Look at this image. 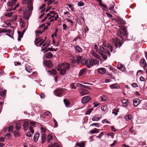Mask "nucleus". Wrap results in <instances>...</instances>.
<instances>
[{
  "instance_id": "nucleus-1",
  "label": "nucleus",
  "mask_w": 147,
  "mask_h": 147,
  "mask_svg": "<svg viewBox=\"0 0 147 147\" xmlns=\"http://www.w3.org/2000/svg\"><path fill=\"white\" fill-rule=\"evenodd\" d=\"M120 28L118 30L117 34V37L122 39L123 40V36H127L128 34L127 32V30L125 27L124 26H120Z\"/></svg>"
},
{
  "instance_id": "nucleus-2",
  "label": "nucleus",
  "mask_w": 147,
  "mask_h": 147,
  "mask_svg": "<svg viewBox=\"0 0 147 147\" xmlns=\"http://www.w3.org/2000/svg\"><path fill=\"white\" fill-rule=\"evenodd\" d=\"M19 11L23 12V18L25 20H28L29 19L31 16L32 11L30 12V10H29L28 7L26 6L24 7H22L19 9Z\"/></svg>"
},
{
  "instance_id": "nucleus-3",
  "label": "nucleus",
  "mask_w": 147,
  "mask_h": 147,
  "mask_svg": "<svg viewBox=\"0 0 147 147\" xmlns=\"http://www.w3.org/2000/svg\"><path fill=\"white\" fill-rule=\"evenodd\" d=\"M17 0H11L7 3L9 7L8 9L9 11H11L13 9V10H15L17 7H19V3H17L13 7V6L15 5Z\"/></svg>"
},
{
  "instance_id": "nucleus-4",
  "label": "nucleus",
  "mask_w": 147,
  "mask_h": 147,
  "mask_svg": "<svg viewBox=\"0 0 147 147\" xmlns=\"http://www.w3.org/2000/svg\"><path fill=\"white\" fill-rule=\"evenodd\" d=\"M33 0H23L22 3L23 5L28 4L26 7H28V8L30 11H32L33 7L32 6L33 1Z\"/></svg>"
},
{
  "instance_id": "nucleus-5",
  "label": "nucleus",
  "mask_w": 147,
  "mask_h": 147,
  "mask_svg": "<svg viewBox=\"0 0 147 147\" xmlns=\"http://www.w3.org/2000/svg\"><path fill=\"white\" fill-rule=\"evenodd\" d=\"M113 40L116 48L118 47V46L119 48L122 46L123 43L118 38H116L115 39H113Z\"/></svg>"
},
{
  "instance_id": "nucleus-6",
  "label": "nucleus",
  "mask_w": 147,
  "mask_h": 147,
  "mask_svg": "<svg viewBox=\"0 0 147 147\" xmlns=\"http://www.w3.org/2000/svg\"><path fill=\"white\" fill-rule=\"evenodd\" d=\"M63 93V90L61 88H57L54 91V93L56 96L61 97Z\"/></svg>"
},
{
  "instance_id": "nucleus-7",
  "label": "nucleus",
  "mask_w": 147,
  "mask_h": 147,
  "mask_svg": "<svg viewBox=\"0 0 147 147\" xmlns=\"http://www.w3.org/2000/svg\"><path fill=\"white\" fill-rule=\"evenodd\" d=\"M44 64L48 68H51L53 66V63L52 61L50 60H46L44 61Z\"/></svg>"
},
{
  "instance_id": "nucleus-8",
  "label": "nucleus",
  "mask_w": 147,
  "mask_h": 147,
  "mask_svg": "<svg viewBox=\"0 0 147 147\" xmlns=\"http://www.w3.org/2000/svg\"><path fill=\"white\" fill-rule=\"evenodd\" d=\"M60 68H62L66 71L70 69V66L69 63H63L61 64Z\"/></svg>"
},
{
  "instance_id": "nucleus-9",
  "label": "nucleus",
  "mask_w": 147,
  "mask_h": 147,
  "mask_svg": "<svg viewBox=\"0 0 147 147\" xmlns=\"http://www.w3.org/2000/svg\"><path fill=\"white\" fill-rule=\"evenodd\" d=\"M91 99V98L89 96H86L82 98V102L84 104L86 103L87 102L89 101Z\"/></svg>"
},
{
  "instance_id": "nucleus-10",
  "label": "nucleus",
  "mask_w": 147,
  "mask_h": 147,
  "mask_svg": "<svg viewBox=\"0 0 147 147\" xmlns=\"http://www.w3.org/2000/svg\"><path fill=\"white\" fill-rule=\"evenodd\" d=\"M116 22L121 24L125 25L126 24L125 21L120 17H117V19H116Z\"/></svg>"
},
{
  "instance_id": "nucleus-11",
  "label": "nucleus",
  "mask_w": 147,
  "mask_h": 147,
  "mask_svg": "<svg viewBox=\"0 0 147 147\" xmlns=\"http://www.w3.org/2000/svg\"><path fill=\"white\" fill-rule=\"evenodd\" d=\"M29 122L27 121H25L24 122L23 125L24 127V130L25 131H26L27 129H28L29 126Z\"/></svg>"
},
{
  "instance_id": "nucleus-12",
  "label": "nucleus",
  "mask_w": 147,
  "mask_h": 147,
  "mask_svg": "<svg viewBox=\"0 0 147 147\" xmlns=\"http://www.w3.org/2000/svg\"><path fill=\"white\" fill-rule=\"evenodd\" d=\"M114 4L115 3L113 2H112L110 4V7L109 8V9L111 11V12L113 13L112 12L115 13H116V12L113 9L114 7Z\"/></svg>"
},
{
  "instance_id": "nucleus-13",
  "label": "nucleus",
  "mask_w": 147,
  "mask_h": 147,
  "mask_svg": "<svg viewBox=\"0 0 147 147\" xmlns=\"http://www.w3.org/2000/svg\"><path fill=\"white\" fill-rule=\"evenodd\" d=\"M141 101L138 98H135L133 100V103L134 106H138L140 102Z\"/></svg>"
},
{
  "instance_id": "nucleus-14",
  "label": "nucleus",
  "mask_w": 147,
  "mask_h": 147,
  "mask_svg": "<svg viewBox=\"0 0 147 147\" xmlns=\"http://www.w3.org/2000/svg\"><path fill=\"white\" fill-rule=\"evenodd\" d=\"M81 90L82 91L80 92V95L81 96L88 94L89 93V91L85 89H82Z\"/></svg>"
},
{
  "instance_id": "nucleus-15",
  "label": "nucleus",
  "mask_w": 147,
  "mask_h": 147,
  "mask_svg": "<svg viewBox=\"0 0 147 147\" xmlns=\"http://www.w3.org/2000/svg\"><path fill=\"white\" fill-rule=\"evenodd\" d=\"M25 69L27 72L31 73L32 71V70L31 67L28 64L25 65Z\"/></svg>"
},
{
  "instance_id": "nucleus-16",
  "label": "nucleus",
  "mask_w": 147,
  "mask_h": 147,
  "mask_svg": "<svg viewBox=\"0 0 147 147\" xmlns=\"http://www.w3.org/2000/svg\"><path fill=\"white\" fill-rule=\"evenodd\" d=\"M39 134L38 133H36L34 134V136L33 138V140L34 142H36L38 140V139L39 137Z\"/></svg>"
},
{
  "instance_id": "nucleus-17",
  "label": "nucleus",
  "mask_w": 147,
  "mask_h": 147,
  "mask_svg": "<svg viewBox=\"0 0 147 147\" xmlns=\"http://www.w3.org/2000/svg\"><path fill=\"white\" fill-rule=\"evenodd\" d=\"M87 63H86V65L89 68H90L92 66V63L91 61L90 60V59L88 58L87 59Z\"/></svg>"
},
{
  "instance_id": "nucleus-18",
  "label": "nucleus",
  "mask_w": 147,
  "mask_h": 147,
  "mask_svg": "<svg viewBox=\"0 0 147 147\" xmlns=\"http://www.w3.org/2000/svg\"><path fill=\"white\" fill-rule=\"evenodd\" d=\"M98 72L102 74H104L106 72V70L104 68H100L98 69Z\"/></svg>"
},
{
  "instance_id": "nucleus-19",
  "label": "nucleus",
  "mask_w": 147,
  "mask_h": 147,
  "mask_svg": "<svg viewBox=\"0 0 147 147\" xmlns=\"http://www.w3.org/2000/svg\"><path fill=\"white\" fill-rule=\"evenodd\" d=\"M40 37H38L35 39L34 41V44L37 46H39V45L40 43Z\"/></svg>"
},
{
  "instance_id": "nucleus-20",
  "label": "nucleus",
  "mask_w": 147,
  "mask_h": 147,
  "mask_svg": "<svg viewBox=\"0 0 147 147\" xmlns=\"http://www.w3.org/2000/svg\"><path fill=\"white\" fill-rule=\"evenodd\" d=\"M53 139V136L52 134H49L47 136V143H49L50 142L51 140H52Z\"/></svg>"
},
{
  "instance_id": "nucleus-21",
  "label": "nucleus",
  "mask_w": 147,
  "mask_h": 147,
  "mask_svg": "<svg viewBox=\"0 0 147 147\" xmlns=\"http://www.w3.org/2000/svg\"><path fill=\"white\" fill-rule=\"evenodd\" d=\"M13 135L15 137H20V133L18 130H15L13 131Z\"/></svg>"
},
{
  "instance_id": "nucleus-22",
  "label": "nucleus",
  "mask_w": 147,
  "mask_h": 147,
  "mask_svg": "<svg viewBox=\"0 0 147 147\" xmlns=\"http://www.w3.org/2000/svg\"><path fill=\"white\" fill-rule=\"evenodd\" d=\"M12 32V30L11 29L6 30V29H2L0 30V33H7L8 32L9 33H11Z\"/></svg>"
},
{
  "instance_id": "nucleus-23",
  "label": "nucleus",
  "mask_w": 147,
  "mask_h": 147,
  "mask_svg": "<svg viewBox=\"0 0 147 147\" xmlns=\"http://www.w3.org/2000/svg\"><path fill=\"white\" fill-rule=\"evenodd\" d=\"M86 69L85 68H83L81 69L79 72V76H80L84 74L86 72Z\"/></svg>"
},
{
  "instance_id": "nucleus-24",
  "label": "nucleus",
  "mask_w": 147,
  "mask_h": 147,
  "mask_svg": "<svg viewBox=\"0 0 147 147\" xmlns=\"http://www.w3.org/2000/svg\"><path fill=\"white\" fill-rule=\"evenodd\" d=\"M46 136L44 134H42L41 138L42 142H41V143L42 144H43L46 141Z\"/></svg>"
},
{
  "instance_id": "nucleus-25",
  "label": "nucleus",
  "mask_w": 147,
  "mask_h": 147,
  "mask_svg": "<svg viewBox=\"0 0 147 147\" xmlns=\"http://www.w3.org/2000/svg\"><path fill=\"white\" fill-rule=\"evenodd\" d=\"M20 22L21 24V27L23 28L25 26V25L24 21L23 20L22 18H20Z\"/></svg>"
},
{
  "instance_id": "nucleus-26",
  "label": "nucleus",
  "mask_w": 147,
  "mask_h": 147,
  "mask_svg": "<svg viewBox=\"0 0 147 147\" xmlns=\"http://www.w3.org/2000/svg\"><path fill=\"white\" fill-rule=\"evenodd\" d=\"M99 129H97L96 128H95L93 130H91L90 131V132L92 134H94L98 133L99 132Z\"/></svg>"
},
{
  "instance_id": "nucleus-27",
  "label": "nucleus",
  "mask_w": 147,
  "mask_h": 147,
  "mask_svg": "<svg viewBox=\"0 0 147 147\" xmlns=\"http://www.w3.org/2000/svg\"><path fill=\"white\" fill-rule=\"evenodd\" d=\"M53 54L50 52L47 53L45 55L46 57L48 59H50L53 57Z\"/></svg>"
},
{
  "instance_id": "nucleus-28",
  "label": "nucleus",
  "mask_w": 147,
  "mask_h": 147,
  "mask_svg": "<svg viewBox=\"0 0 147 147\" xmlns=\"http://www.w3.org/2000/svg\"><path fill=\"white\" fill-rule=\"evenodd\" d=\"M48 72H49L51 74H52L53 75H55L57 73V71L54 69H52V71L48 70Z\"/></svg>"
},
{
  "instance_id": "nucleus-29",
  "label": "nucleus",
  "mask_w": 147,
  "mask_h": 147,
  "mask_svg": "<svg viewBox=\"0 0 147 147\" xmlns=\"http://www.w3.org/2000/svg\"><path fill=\"white\" fill-rule=\"evenodd\" d=\"M76 145L79 147H84L85 146V144L83 142L81 143H77Z\"/></svg>"
},
{
  "instance_id": "nucleus-30",
  "label": "nucleus",
  "mask_w": 147,
  "mask_h": 147,
  "mask_svg": "<svg viewBox=\"0 0 147 147\" xmlns=\"http://www.w3.org/2000/svg\"><path fill=\"white\" fill-rule=\"evenodd\" d=\"M63 101L66 107H69L70 105L69 102L66 99H64L63 100Z\"/></svg>"
},
{
  "instance_id": "nucleus-31",
  "label": "nucleus",
  "mask_w": 147,
  "mask_h": 147,
  "mask_svg": "<svg viewBox=\"0 0 147 147\" xmlns=\"http://www.w3.org/2000/svg\"><path fill=\"white\" fill-rule=\"evenodd\" d=\"M121 102L124 105V106H127L128 105V100H127L123 99L121 101Z\"/></svg>"
},
{
  "instance_id": "nucleus-32",
  "label": "nucleus",
  "mask_w": 147,
  "mask_h": 147,
  "mask_svg": "<svg viewBox=\"0 0 147 147\" xmlns=\"http://www.w3.org/2000/svg\"><path fill=\"white\" fill-rule=\"evenodd\" d=\"M92 66L93 65H96L97 63H99V61L96 59H92Z\"/></svg>"
},
{
  "instance_id": "nucleus-33",
  "label": "nucleus",
  "mask_w": 147,
  "mask_h": 147,
  "mask_svg": "<svg viewBox=\"0 0 147 147\" xmlns=\"http://www.w3.org/2000/svg\"><path fill=\"white\" fill-rule=\"evenodd\" d=\"M132 116L130 115H127L125 117V119L126 120L128 121L131 120Z\"/></svg>"
},
{
  "instance_id": "nucleus-34",
  "label": "nucleus",
  "mask_w": 147,
  "mask_h": 147,
  "mask_svg": "<svg viewBox=\"0 0 147 147\" xmlns=\"http://www.w3.org/2000/svg\"><path fill=\"white\" fill-rule=\"evenodd\" d=\"M16 129L17 130L19 131L20 129L21 124L20 123H17L16 125Z\"/></svg>"
},
{
  "instance_id": "nucleus-35",
  "label": "nucleus",
  "mask_w": 147,
  "mask_h": 147,
  "mask_svg": "<svg viewBox=\"0 0 147 147\" xmlns=\"http://www.w3.org/2000/svg\"><path fill=\"white\" fill-rule=\"evenodd\" d=\"M6 91V90H4L2 91H0V96H4L5 95Z\"/></svg>"
},
{
  "instance_id": "nucleus-36",
  "label": "nucleus",
  "mask_w": 147,
  "mask_h": 147,
  "mask_svg": "<svg viewBox=\"0 0 147 147\" xmlns=\"http://www.w3.org/2000/svg\"><path fill=\"white\" fill-rule=\"evenodd\" d=\"M100 119V118L98 117L96 115H95L92 118V120L93 121H98Z\"/></svg>"
},
{
  "instance_id": "nucleus-37",
  "label": "nucleus",
  "mask_w": 147,
  "mask_h": 147,
  "mask_svg": "<svg viewBox=\"0 0 147 147\" xmlns=\"http://www.w3.org/2000/svg\"><path fill=\"white\" fill-rule=\"evenodd\" d=\"M117 68L119 69L122 71L123 70V69H124V67H123V66L121 64H120L118 65V66H117Z\"/></svg>"
},
{
  "instance_id": "nucleus-38",
  "label": "nucleus",
  "mask_w": 147,
  "mask_h": 147,
  "mask_svg": "<svg viewBox=\"0 0 147 147\" xmlns=\"http://www.w3.org/2000/svg\"><path fill=\"white\" fill-rule=\"evenodd\" d=\"M66 72V71L63 69V68H62L60 71V74L61 75H64L65 74Z\"/></svg>"
},
{
  "instance_id": "nucleus-39",
  "label": "nucleus",
  "mask_w": 147,
  "mask_h": 147,
  "mask_svg": "<svg viewBox=\"0 0 147 147\" xmlns=\"http://www.w3.org/2000/svg\"><path fill=\"white\" fill-rule=\"evenodd\" d=\"M75 49L79 52H81L82 51V49L78 45H77Z\"/></svg>"
},
{
  "instance_id": "nucleus-40",
  "label": "nucleus",
  "mask_w": 147,
  "mask_h": 147,
  "mask_svg": "<svg viewBox=\"0 0 147 147\" xmlns=\"http://www.w3.org/2000/svg\"><path fill=\"white\" fill-rule=\"evenodd\" d=\"M103 52L105 53V54H108V55L109 57H110L111 55V53L108 51V50H107L106 48L105 49V50Z\"/></svg>"
},
{
  "instance_id": "nucleus-41",
  "label": "nucleus",
  "mask_w": 147,
  "mask_h": 147,
  "mask_svg": "<svg viewBox=\"0 0 147 147\" xmlns=\"http://www.w3.org/2000/svg\"><path fill=\"white\" fill-rule=\"evenodd\" d=\"M129 131L130 133L132 134H135V131L133 129V127H131L129 129Z\"/></svg>"
},
{
  "instance_id": "nucleus-42",
  "label": "nucleus",
  "mask_w": 147,
  "mask_h": 147,
  "mask_svg": "<svg viewBox=\"0 0 147 147\" xmlns=\"http://www.w3.org/2000/svg\"><path fill=\"white\" fill-rule=\"evenodd\" d=\"M13 128L14 127L13 125H10L8 128V132H13Z\"/></svg>"
},
{
  "instance_id": "nucleus-43",
  "label": "nucleus",
  "mask_w": 147,
  "mask_h": 147,
  "mask_svg": "<svg viewBox=\"0 0 147 147\" xmlns=\"http://www.w3.org/2000/svg\"><path fill=\"white\" fill-rule=\"evenodd\" d=\"M48 147H59V146L57 143H55L53 145H49Z\"/></svg>"
},
{
  "instance_id": "nucleus-44",
  "label": "nucleus",
  "mask_w": 147,
  "mask_h": 147,
  "mask_svg": "<svg viewBox=\"0 0 147 147\" xmlns=\"http://www.w3.org/2000/svg\"><path fill=\"white\" fill-rule=\"evenodd\" d=\"M11 138V134L10 133H8L6 134V136H5V139L9 140Z\"/></svg>"
},
{
  "instance_id": "nucleus-45",
  "label": "nucleus",
  "mask_w": 147,
  "mask_h": 147,
  "mask_svg": "<svg viewBox=\"0 0 147 147\" xmlns=\"http://www.w3.org/2000/svg\"><path fill=\"white\" fill-rule=\"evenodd\" d=\"M58 30L57 28H56L55 29V32L53 34L51 35V37L53 39L54 38L53 35H55V37L57 36V33L58 31Z\"/></svg>"
},
{
  "instance_id": "nucleus-46",
  "label": "nucleus",
  "mask_w": 147,
  "mask_h": 147,
  "mask_svg": "<svg viewBox=\"0 0 147 147\" xmlns=\"http://www.w3.org/2000/svg\"><path fill=\"white\" fill-rule=\"evenodd\" d=\"M13 13L12 12L10 13H7L5 14V16L9 17H11L12 16Z\"/></svg>"
},
{
  "instance_id": "nucleus-47",
  "label": "nucleus",
  "mask_w": 147,
  "mask_h": 147,
  "mask_svg": "<svg viewBox=\"0 0 147 147\" xmlns=\"http://www.w3.org/2000/svg\"><path fill=\"white\" fill-rule=\"evenodd\" d=\"M82 59V57L80 56H78V57H76V60L78 63H80V61Z\"/></svg>"
},
{
  "instance_id": "nucleus-48",
  "label": "nucleus",
  "mask_w": 147,
  "mask_h": 147,
  "mask_svg": "<svg viewBox=\"0 0 147 147\" xmlns=\"http://www.w3.org/2000/svg\"><path fill=\"white\" fill-rule=\"evenodd\" d=\"M103 45L104 47H107V48H109L111 47H112V45L109 43L107 44H106L105 43V42H103Z\"/></svg>"
},
{
  "instance_id": "nucleus-49",
  "label": "nucleus",
  "mask_w": 147,
  "mask_h": 147,
  "mask_svg": "<svg viewBox=\"0 0 147 147\" xmlns=\"http://www.w3.org/2000/svg\"><path fill=\"white\" fill-rule=\"evenodd\" d=\"M114 133H113L111 132L108 133L107 134V136L109 137V136H111V138L112 139L114 138Z\"/></svg>"
},
{
  "instance_id": "nucleus-50",
  "label": "nucleus",
  "mask_w": 147,
  "mask_h": 147,
  "mask_svg": "<svg viewBox=\"0 0 147 147\" xmlns=\"http://www.w3.org/2000/svg\"><path fill=\"white\" fill-rule=\"evenodd\" d=\"M100 125V123H93L90 125V126H95V127H98L99 126V125Z\"/></svg>"
},
{
  "instance_id": "nucleus-51",
  "label": "nucleus",
  "mask_w": 147,
  "mask_h": 147,
  "mask_svg": "<svg viewBox=\"0 0 147 147\" xmlns=\"http://www.w3.org/2000/svg\"><path fill=\"white\" fill-rule=\"evenodd\" d=\"M54 17L55 18V20H57V19L59 18V16L58 15H57L55 17L54 16H50L49 18V20H50L51 19V18H53Z\"/></svg>"
},
{
  "instance_id": "nucleus-52",
  "label": "nucleus",
  "mask_w": 147,
  "mask_h": 147,
  "mask_svg": "<svg viewBox=\"0 0 147 147\" xmlns=\"http://www.w3.org/2000/svg\"><path fill=\"white\" fill-rule=\"evenodd\" d=\"M40 41V43L39 45V47H40L42 45L44 42L45 40H43V39H41V37H40V39H39Z\"/></svg>"
},
{
  "instance_id": "nucleus-53",
  "label": "nucleus",
  "mask_w": 147,
  "mask_h": 147,
  "mask_svg": "<svg viewBox=\"0 0 147 147\" xmlns=\"http://www.w3.org/2000/svg\"><path fill=\"white\" fill-rule=\"evenodd\" d=\"M18 34L19 37L22 38L23 36V33L20 31H18Z\"/></svg>"
},
{
  "instance_id": "nucleus-54",
  "label": "nucleus",
  "mask_w": 147,
  "mask_h": 147,
  "mask_svg": "<svg viewBox=\"0 0 147 147\" xmlns=\"http://www.w3.org/2000/svg\"><path fill=\"white\" fill-rule=\"evenodd\" d=\"M110 87L112 89L117 88V84H113L110 86Z\"/></svg>"
},
{
  "instance_id": "nucleus-55",
  "label": "nucleus",
  "mask_w": 147,
  "mask_h": 147,
  "mask_svg": "<svg viewBox=\"0 0 147 147\" xmlns=\"http://www.w3.org/2000/svg\"><path fill=\"white\" fill-rule=\"evenodd\" d=\"M78 6H83L84 5V4L83 2L80 1L78 3Z\"/></svg>"
},
{
  "instance_id": "nucleus-56",
  "label": "nucleus",
  "mask_w": 147,
  "mask_h": 147,
  "mask_svg": "<svg viewBox=\"0 0 147 147\" xmlns=\"http://www.w3.org/2000/svg\"><path fill=\"white\" fill-rule=\"evenodd\" d=\"M99 49H100V51L102 52H103L105 50V48H104L103 46L102 45H100V47H99Z\"/></svg>"
},
{
  "instance_id": "nucleus-57",
  "label": "nucleus",
  "mask_w": 147,
  "mask_h": 147,
  "mask_svg": "<svg viewBox=\"0 0 147 147\" xmlns=\"http://www.w3.org/2000/svg\"><path fill=\"white\" fill-rule=\"evenodd\" d=\"M45 116H51V113L49 111L45 112L44 113Z\"/></svg>"
},
{
  "instance_id": "nucleus-58",
  "label": "nucleus",
  "mask_w": 147,
  "mask_h": 147,
  "mask_svg": "<svg viewBox=\"0 0 147 147\" xmlns=\"http://www.w3.org/2000/svg\"><path fill=\"white\" fill-rule=\"evenodd\" d=\"M94 55L95 57L97 59H99L100 57L99 55H98L97 53H94Z\"/></svg>"
},
{
  "instance_id": "nucleus-59",
  "label": "nucleus",
  "mask_w": 147,
  "mask_h": 147,
  "mask_svg": "<svg viewBox=\"0 0 147 147\" xmlns=\"http://www.w3.org/2000/svg\"><path fill=\"white\" fill-rule=\"evenodd\" d=\"M76 83L71 84V86L72 88H74L75 89H76L77 87L76 86Z\"/></svg>"
},
{
  "instance_id": "nucleus-60",
  "label": "nucleus",
  "mask_w": 147,
  "mask_h": 147,
  "mask_svg": "<svg viewBox=\"0 0 147 147\" xmlns=\"http://www.w3.org/2000/svg\"><path fill=\"white\" fill-rule=\"evenodd\" d=\"M107 99V97L104 96H102L101 97V100L103 101L106 100Z\"/></svg>"
},
{
  "instance_id": "nucleus-61",
  "label": "nucleus",
  "mask_w": 147,
  "mask_h": 147,
  "mask_svg": "<svg viewBox=\"0 0 147 147\" xmlns=\"http://www.w3.org/2000/svg\"><path fill=\"white\" fill-rule=\"evenodd\" d=\"M67 5H68L69 7L70 8L71 10L72 11H74V8L70 4H67Z\"/></svg>"
},
{
  "instance_id": "nucleus-62",
  "label": "nucleus",
  "mask_w": 147,
  "mask_h": 147,
  "mask_svg": "<svg viewBox=\"0 0 147 147\" xmlns=\"http://www.w3.org/2000/svg\"><path fill=\"white\" fill-rule=\"evenodd\" d=\"M41 129L42 134H45L46 132V129L42 127H41Z\"/></svg>"
},
{
  "instance_id": "nucleus-63",
  "label": "nucleus",
  "mask_w": 147,
  "mask_h": 147,
  "mask_svg": "<svg viewBox=\"0 0 147 147\" xmlns=\"http://www.w3.org/2000/svg\"><path fill=\"white\" fill-rule=\"evenodd\" d=\"M85 59H83L81 61V63L84 65H85Z\"/></svg>"
},
{
  "instance_id": "nucleus-64",
  "label": "nucleus",
  "mask_w": 147,
  "mask_h": 147,
  "mask_svg": "<svg viewBox=\"0 0 147 147\" xmlns=\"http://www.w3.org/2000/svg\"><path fill=\"white\" fill-rule=\"evenodd\" d=\"M76 87L82 88V86H83L82 84L79 83H76Z\"/></svg>"
}]
</instances>
